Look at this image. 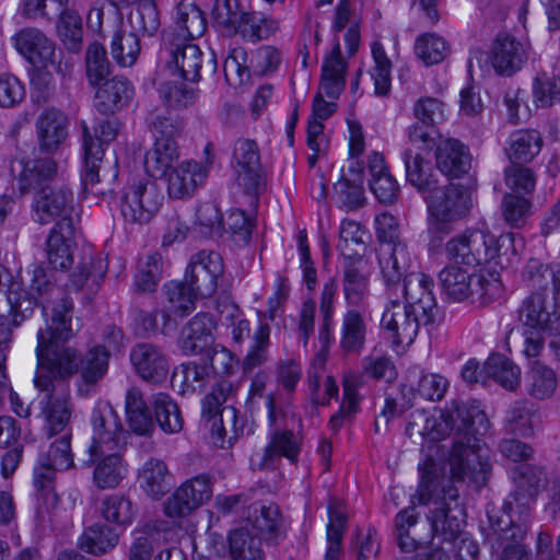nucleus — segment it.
Masks as SVG:
<instances>
[{
  "label": "nucleus",
  "mask_w": 560,
  "mask_h": 560,
  "mask_svg": "<svg viewBox=\"0 0 560 560\" xmlns=\"http://www.w3.org/2000/svg\"><path fill=\"white\" fill-rule=\"evenodd\" d=\"M208 175V167L194 161L176 165L167 176V191L171 198L190 197Z\"/></svg>",
  "instance_id": "obj_27"
},
{
  "label": "nucleus",
  "mask_w": 560,
  "mask_h": 560,
  "mask_svg": "<svg viewBox=\"0 0 560 560\" xmlns=\"http://www.w3.org/2000/svg\"><path fill=\"white\" fill-rule=\"evenodd\" d=\"M160 26L155 0H138V7L128 16L127 27L136 34L153 35Z\"/></svg>",
  "instance_id": "obj_61"
},
{
  "label": "nucleus",
  "mask_w": 560,
  "mask_h": 560,
  "mask_svg": "<svg viewBox=\"0 0 560 560\" xmlns=\"http://www.w3.org/2000/svg\"><path fill=\"white\" fill-rule=\"evenodd\" d=\"M93 436L89 447L90 458L88 466L94 464L106 452L117 448L125 438V431L118 423L117 415L112 408L95 409L92 415Z\"/></svg>",
  "instance_id": "obj_16"
},
{
  "label": "nucleus",
  "mask_w": 560,
  "mask_h": 560,
  "mask_svg": "<svg viewBox=\"0 0 560 560\" xmlns=\"http://www.w3.org/2000/svg\"><path fill=\"white\" fill-rule=\"evenodd\" d=\"M164 195L156 183L139 179L125 187L120 198V213L128 223H148L161 209Z\"/></svg>",
  "instance_id": "obj_8"
},
{
  "label": "nucleus",
  "mask_w": 560,
  "mask_h": 560,
  "mask_svg": "<svg viewBox=\"0 0 560 560\" xmlns=\"http://www.w3.org/2000/svg\"><path fill=\"white\" fill-rule=\"evenodd\" d=\"M82 148H83V184L85 188H93L98 182V168L104 156V144L113 141L118 133L116 119H104L100 121L93 136L85 121L81 122Z\"/></svg>",
  "instance_id": "obj_14"
},
{
  "label": "nucleus",
  "mask_w": 560,
  "mask_h": 560,
  "mask_svg": "<svg viewBox=\"0 0 560 560\" xmlns=\"http://www.w3.org/2000/svg\"><path fill=\"white\" fill-rule=\"evenodd\" d=\"M474 279L475 273L453 265L446 266L439 273L443 294L448 301L456 303L466 301L471 303Z\"/></svg>",
  "instance_id": "obj_33"
},
{
  "label": "nucleus",
  "mask_w": 560,
  "mask_h": 560,
  "mask_svg": "<svg viewBox=\"0 0 560 560\" xmlns=\"http://www.w3.org/2000/svg\"><path fill=\"white\" fill-rule=\"evenodd\" d=\"M232 386L229 382H219L212 390L202 399V418L211 423L212 442L215 446L225 448L231 446L236 435L225 439V428L222 423V405L226 401L228 394Z\"/></svg>",
  "instance_id": "obj_25"
},
{
  "label": "nucleus",
  "mask_w": 560,
  "mask_h": 560,
  "mask_svg": "<svg viewBox=\"0 0 560 560\" xmlns=\"http://www.w3.org/2000/svg\"><path fill=\"white\" fill-rule=\"evenodd\" d=\"M489 420L478 405L453 402L452 407L440 411L435 417L424 409H417L409 416L406 433L409 438H420L438 442L452 439L450 453L451 478L446 480L483 486L491 468L487 458H482L479 435L489 429Z\"/></svg>",
  "instance_id": "obj_1"
},
{
  "label": "nucleus",
  "mask_w": 560,
  "mask_h": 560,
  "mask_svg": "<svg viewBox=\"0 0 560 560\" xmlns=\"http://www.w3.org/2000/svg\"><path fill=\"white\" fill-rule=\"evenodd\" d=\"M514 490L510 493L501 510L491 511L502 515L515 509L522 515L536 502L538 494L542 489L547 491L549 481L547 471L541 466L523 465L513 471Z\"/></svg>",
  "instance_id": "obj_9"
},
{
  "label": "nucleus",
  "mask_w": 560,
  "mask_h": 560,
  "mask_svg": "<svg viewBox=\"0 0 560 560\" xmlns=\"http://www.w3.org/2000/svg\"><path fill=\"white\" fill-rule=\"evenodd\" d=\"M362 261L348 260L343 264L342 291L349 305L359 306L369 292V278L359 265Z\"/></svg>",
  "instance_id": "obj_49"
},
{
  "label": "nucleus",
  "mask_w": 560,
  "mask_h": 560,
  "mask_svg": "<svg viewBox=\"0 0 560 560\" xmlns=\"http://www.w3.org/2000/svg\"><path fill=\"white\" fill-rule=\"evenodd\" d=\"M176 24L179 33H173L180 38L189 40L203 35L207 30V20L203 12L192 2L183 0L176 7Z\"/></svg>",
  "instance_id": "obj_45"
},
{
  "label": "nucleus",
  "mask_w": 560,
  "mask_h": 560,
  "mask_svg": "<svg viewBox=\"0 0 560 560\" xmlns=\"http://www.w3.org/2000/svg\"><path fill=\"white\" fill-rule=\"evenodd\" d=\"M542 139L537 130H517L510 137L506 153L512 162H529L541 149Z\"/></svg>",
  "instance_id": "obj_51"
},
{
  "label": "nucleus",
  "mask_w": 560,
  "mask_h": 560,
  "mask_svg": "<svg viewBox=\"0 0 560 560\" xmlns=\"http://www.w3.org/2000/svg\"><path fill=\"white\" fill-rule=\"evenodd\" d=\"M278 28V22L260 12L246 11L243 13L237 34L250 42L268 38Z\"/></svg>",
  "instance_id": "obj_59"
},
{
  "label": "nucleus",
  "mask_w": 560,
  "mask_h": 560,
  "mask_svg": "<svg viewBox=\"0 0 560 560\" xmlns=\"http://www.w3.org/2000/svg\"><path fill=\"white\" fill-rule=\"evenodd\" d=\"M248 522L267 539L277 538L283 527V517L276 503H254L250 506Z\"/></svg>",
  "instance_id": "obj_44"
},
{
  "label": "nucleus",
  "mask_w": 560,
  "mask_h": 560,
  "mask_svg": "<svg viewBox=\"0 0 560 560\" xmlns=\"http://www.w3.org/2000/svg\"><path fill=\"white\" fill-rule=\"evenodd\" d=\"M179 159L178 147L174 139L160 138L145 153L144 167L151 177L166 176Z\"/></svg>",
  "instance_id": "obj_35"
},
{
  "label": "nucleus",
  "mask_w": 560,
  "mask_h": 560,
  "mask_svg": "<svg viewBox=\"0 0 560 560\" xmlns=\"http://www.w3.org/2000/svg\"><path fill=\"white\" fill-rule=\"evenodd\" d=\"M222 273L223 262L220 254L201 250L191 257L185 281L199 293V296L208 298L215 293L218 279Z\"/></svg>",
  "instance_id": "obj_17"
},
{
  "label": "nucleus",
  "mask_w": 560,
  "mask_h": 560,
  "mask_svg": "<svg viewBox=\"0 0 560 560\" xmlns=\"http://www.w3.org/2000/svg\"><path fill=\"white\" fill-rule=\"evenodd\" d=\"M77 225L55 224L46 242L48 261L54 269L66 270L73 264Z\"/></svg>",
  "instance_id": "obj_29"
},
{
  "label": "nucleus",
  "mask_w": 560,
  "mask_h": 560,
  "mask_svg": "<svg viewBox=\"0 0 560 560\" xmlns=\"http://www.w3.org/2000/svg\"><path fill=\"white\" fill-rule=\"evenodd\" d=\"M489 527L486 532V541L492 552L502 549L500 560H529L528 552L522 544L525 529L514 523L508 513L498 515L488 511Z\"/></svg>",
  "instance_id": "obj_12"
},
{
  "label": "nucleus",
  "mask_w": 560,
  "mask_h": 560,
  "mask_svg": "<svg viewBox=\"0 0 560 560\" xmlns=\"http://www.w3.org/2000/svg\"><path fill=\"white\" fill-rule=\"evenodd\" d=\"M100 512L106 522L124 527L130 525L137 516L131 500L119 493L106 495L101 502Z\"/></svg>",
  "instance_id": "obj_52"
},
{
  "label": "nucleus",
  "mask_w": 560,
  "mask_h": 560,
  "mask_svg": "<svg viewBox=\"0 0 560 560\" xmlns=\"http://www.w3.org/2000/svg\"><path fill=\"white\" fill-rule=\"evenodd\" d=\"M110 54L120 67H131L137 61L140 51V36L120 23L110 39Z\"/></svg>",
  "instance_id": "obj_42"
},
{
  "label": "nucleus",
  "mask_w": 560,
  "mask_h": 560,
  "mask_svg": "<svg viewBox=\"0 0 560 560\" xmlns=\"http://www.w3.org/2000/svg\"><path fill=\"white\" fill-rule=\"evenodd\" d=\"M125 407L128 424L136 434L147 435L153 431V417L139 388L127 392Z\"/></svg>",
  "instance_id": "obj_43"
},
{
  "label": "nucleus",
  "mask_w": 560,
  "mask_h": 560,
  "mask_svg": "<svg viewBox=\"0 0 560 560\" xmlns=\"http://www.w3.org/2000/svg\"><path fill=\"white\" fill-rule=\"evenodd\" d=\"M369 238V232L359 222L343 220L340 225L337 247L343 256L345 262L348 260L362 261Z\"/></svg>",
  "instance_id": "obj_39"
},
{
  "label": "nucleus",
  "mask_w": 560,
  "mask_h": 560,
  "mask_svg": "<svg viewBox=\"0 0 560 560\" xmlns=\"http://www.w3.org/2000/svg\"><path fill=\"white\" fill-rule=\"evenodd\" d=\"M406 180L420 194L425 196L435 189L441 176L432 168L430 161L424 160L420 151L408 148L402 152Z\"/></svg>",
  "instance_id": "obj_31"
},
{
  "label": "nucleus",
  "mask_w": 560,
  "mask_h": 560,
  "mask_svg": "<svg viewBox=\"0 0 560 560\" xmlns=\"http://www.w3.org/2000/svg\"><path fill=\"white\" fill-rule=\"evenodd\" d=\"M517 242L522 245V238L513 233L495 237L489 232L474 230L446 243L450 259L471 267L490 265L491 270L475 275L471 303L487 306L502 298L504 285L497 268L504 269L518 262Z\"/></svg>",
  "instance_id": "obj_2"
},
{
  "label": "nucleus",
  "mask_w": 560,
  "mask_h": 560,
  "mask_svg": "<svg viewBox=\"0 0 560 560\" xmlns=\"http://www.w3.org/2000/svg\"><path fill=\"white\" fill-rule=\"evenodd\" d=\"M96 464L93 472L94 485L101 489H114L125 478L127 468L118 452L112 451Z\"/></svg>",
  "instance_id": "obj_46"
},
{
  "label": "nucleus",
  "mask_w": 560,
  "mask_h": 560,
  "mask_svg": "<svg viewBox=\"0 0 560 560\" xmlns=\"http://www.w3.org/2000/svg\"><path fill=\"white\" fill-rule=\"evenodd\" d=\"M109 350L105 346H95L84 355L80 353L79 371L81 383L78 390L88 396L95 390L98 382L104 378L108 370Z\"/></svg>",
  "instance_id": "obj_28"
},
{
  "label": "nucleus",
  "mask_w": 560,
  "mask_h": 560,
  "mask_svg": "<svg viewBox=\"0 0 560 560\" xmlns=\"http://www.w3.org/2000/svg\"><path fill=\"white\" fill-rule=\"evenodd\" d=\"M366 325L357 310H349L342 317L340 348L346 353H359L364 346Z\"/></svg>",
  "instance_id": "obj_50"
},
{
  "label": "nucleus",
  "mask_w": 560,
  "mask_h": 560,
  "mask_svg": "<svg viewBox=\"0 0 560 560\" xmlns=\"http://www.w3.org/2000/svg\"><path fill=\"white\" fill-rule=\"evenodd\" d=\"M165 51L168 56L167 67L186 81L198 82L203 74L211 75L217 71L214 52L205 55L198 45L187 38L168 34Z\"/></svg>",
  "instance_id": "obj_6"
},
{
  "label": "nucleus",
  "mask_w": 560,
  "mask_h": 560,
  "mask_svg": "<svg viewBox=\"0 0 560 560\" xmlns=\"http://www.w3.org/2000/svg\"><path fill=\"white\" fill-rule=\"evenodd\" d=\"M165 294L170 303L168 311L184 317L195 308V300L199 295L186 281H173L165 285Z\"/></svg>",
  "instance_id": "obj_63"
},
{
  "label": "nucleus",
  "mask_w": 560,
  "mask_h": 560,
  "mask_svg": "<svg viewBox=\"0 0 560 560\" xmlns=\"http://www.w3.org/2000/svg\"><path fill=\"white\" fill-rule=\"evenodd\" d=\"M232 164L237 184L245 194L257 199L266 186L260 150L255 140L238 138L233 147Z\"/></svg>",
  "instance_id": "obj_11"
},
{
  "label": "nucleus",
  "mask_w": 560,
  "mask_h": 560,
  "mask_svg": "<svg viewBox=\"0 0 560 560\" xmlns=\"http://www.w3.org/2000/svg\"><path fill=\"white\" fill-rule=\"evenodd\" d=\"M32 294L40 299V306L43 308L46 320H50L52 314V307L60 304L61 301H67L72 305V302L63 296L61 289L47 277V273L43 267H36L33 271V278L31 283Z\"/></svg>",
  "instance_id": "obj_48"
},
{
  "label": "nucleus",
  "mask_w": 560,
  "mask_h": 560,
  "mask_svg": "<svg viewBox=\"0 0 560 560\" xmlns=\"http://www.w3.org/2000/svg\"><path fill=\"white\" fill-rule=\"evenodd\" d=\"M557 386L558 377L552 368L540 360L530 362L526 372V392L530 397L538 400L549 399L555 395Z\"/></svg>",
  "instance_id": "obj_37"
},
{
  "label": "nucleus",
  "mask_w": 560,
  "mask_h": 560,
  "mask_svg": "<svg viewBox=\"0 0 560 560\" xmlns=\"http://www.w3.org/2000/svg\"><path fill=\"white\" fill-rule=\"evenodd\" d=\"M151 404L155 420L165 433H177L183 429V418L176 402L165 393L152 395Z\"/></svg>",
  "instance_id": "obj_56"
},
{
  "label": "nucleus",
  "mask_w": 560,
  "mask_h": 560,
  "mask_svg": "<svg viewBox=\"0 0 560 560\" xmlns=\"http://www.w3.org/2000/svg\"><path fill=\"white\" fill-rule=\"evenodd\" d=\"M299 454L298 440L292 431L275 432L270 443L265 450L261 466L269 467L275 458L279 456L287 457L290 462L295 463Z\"/></svg>",
  "instance_id": "obj_62"
},
{
  "label": "nucleus",
  "mask_w": 560,
  "mask_h": 560,
  "mask_svg": "<svg viewBox=\"0 0 560 560\" xmlns=\"http://www.w3.org/2000/svg\"><path fill=\"white\" fill-rule=\"evenodd\" d=\"M386 299L381 327L388 334V338L392 339L394 345H411L419 332L420 326L432 323L429 319H423L420 312H416L401 302L398 295H386Z\"/></svg>",
  "instance_id": "obj_10"
},
{
  "label": "nucleus",
  "mask_w": 560,
  "mask_h": 560,
  "mask_svg": "<svg viewBox=\"0 0 560 560\" xmlns=\"http://www.w3.org/2000/svg\"><path fill=\"white\" fill-rule=\"evenodd\" d=\"M139 478L143 491L154 500L161 499L172 487V476L167 466L158 458H150L144 463Z\"/></svg>",
  "instance_id": "obj_40"
},
{
  "label": "nucleus",
  "mask_w": 560,
  "mask_h": 560,
  "mask_svg": "<svg viewBox=\"0 0 560 560\" xmlns=\"http://www.w3.org/2000/svg\"><path fill=\"white\" fill-rule=\"evenodd\" d=\"M35 125L40 152H56L68 137L69 120L59 109H46L38 116Z\"/></svg>",
  "instance_id": "obj_26"
},
{
  "label": "nucleus",
  "mask_w": 560,
  "mask_h": 560,
  "mask_svg": "<svg viewBox=\"0 0 560 560\" xmlns=\"http://www.w3.org/2000/svg\"><path fill=\"white\" fill-rule=\"evenodd\" d=\"M119 542V535L109 526L95 523L86 527L77 541L82 551L100 557L112 551Z\"/></svg>",
  "instance_id": "obj_36"
},
{
  "label": "nucleus",
  "mask_w": 560,
  "mask_h": 560,
  "mask_svg": "<svg viewBox=\"0 0 560 560\" xmlns=\"http://www.w3.org/2000/svg\"><path fill=\"white\" fill-rule=\"evenodd\" d=\"M424 200L428 207L430 244L439 246L454 230V223L466 218L472 207L470 195L459 185H436Z\"/></svg>",
  "instance_id": "obj_5"
},
{
  "label": "nucleus",
  "mask_w": 560,
  "mask_h": 560,
  "mask_svg": "<svg viewBox=\"0 0 560 560\" xmlns=\"http://www.w3.org/2000/svg\"><path fill=\"white\" fill-rule=\"evenodd\" d=\"M347 62L341 56L340 44L336 40L331 54L322 69L320 89L330 98H337L345 89Z\"/></svg>",
  "instance_id": "obj_38"
},
{
  "label": "nucleus",
  "mask_w": 560,
  "mask_h": 560,
  "mask_svg": "<svg viewBox=\"0 0 560 560\" xmlns=\"http://www.w3.org/2000/svg\"><path fill=\"white\" fill-rule=\"evenodd\" d=\"M329 523L327 525L328 547L325 560H339L341 541L347 526V514L341 503L331 502L328 506Z\"/></svg>",
  "instance_id": "obj_57"
},
{
  "label": "nucleus",
  "mask_w": 560,
  "mask_h": 560,
  "mask_svg": "<svg viewBox=\"0 0 560 560\" xmlns=\"http://www.w3.org/2000/svg\"><path fill=\"white\" fill-rule=\"evenodd\" d=\"M13 43L16 50L34 67L55 66V45L38 28H22L13 36Z\"/></svg>",
  "instance_id": "obj_23"
},
{
  "label": "nucleus",
  "mask_w": 560,
  "mask_h": 560,
  "mask_svg": "<svg viewBox=\"0 0 560 560\" xmlns=\"http://www.w3.org/2000/svg\"><path fill=\"white\" fill-rule=\"evenodd\" d=\"M535 409L532 402L526 400L516 401L506 412L504 430L506 433L529 438L534 434Z\"/></svg>",
  "instance_id": "obj_55"
},
{
  "label": "nucleus",
  "mask_w": 560,
  "mask_h": 560,
  "mask_svg": "<svg viewBox=\"0 0 560 560\" xmlns=\"http://www.w3.org/2000/svg\"><path fill=\"white\" fill-rule=\"evenodd\" d=\"M322 323L318 330V341L320 343V349L316 353L311 369L308 371V386H311L314 390L318 389L319 380L323 376L324 368L326 365L327 355L329 352V347L331 341L334 340L331 328H332V315L334 314H320Z\"/></svg>",
  "instance_id": "obj_54"
},
{
  "label": "nucleus",
  "mask_w": 560,
  "mask_h": 560,
  "mask_svg": "<svg viewBox=\"0 0 560 560\" xmlns=\"http://www.w3.org/2000/svg\"><path fill=\"white\" fill-rule=\"evenodd\" d=\"M215 327L213 317L207 313H199L183 328L179 338V348L186 355L203 352L212 343V330Z\"/></svg>",
  "instance_id": "obj_30"
},
{
  "label": "nucleus",
  "mask_w": 560,
  "mask_h": 560,
  "mask_svg": "<svg viewBox=\"0 0 560 560\" xmlns=\"http://www.w3.org/2000/svg\"><path fill=\"white\" fill-rule=\"evenodd\" d=\"M433 279L424 273H410L396 292L402 302L416 312H420L423 319L434 322L438 305L433 295Z\"/></svg>",
  "instance_id": "obj_20"
},
{
  "label": "nucleus",
  "mask_w": 560,
  "mask_h": 560,
  "mask_svg": "<svg viewBox=\"0 0 560 560\" xmlns=\"http://www.w3.org/2000/svg\"><path fill=\"white\" fill-rule=\"evenodd\" d=\"M72 308L66 300L61 301L52 307L46 328L37 332L34 385L40 392H55V381H68L79 371L80 351L65 346L74 336Z\"/></svg>",
  "instance_id": "obj_4"
},
{
  "label": "nucleus",
  "mask_w": 560,
  "mask_h": 560,
  "mask_svg": "<svg viewBox=\"0 0 560 560\" xmlns=\"http://www.w3.org/2000/svg\"><path fill=\"white\" fill-rule=\"evenodd\" d=\"M415 52L427 66H432L446 58L450 46L441 36L427 33L416 39Z\"/></svg>",
  "instance_id": "obj_64"
},
{
  "label": "nucleus",
  "mask_w": 560,
  "mask_h": 560,
  "mask_svg": "<svg viewBox=\"0 0 560 560\" xmlns=\"http://www.w3.org/2000/svg\"><path fill=\"white\" fill-rule=\"evenodd\" d=\"M229 549L233 560H264L265 552L260 537L248 528L232 530L229 535Z\"/></svg>",
  "instance_id": "obj_47"
},
{
  "label": "nucleus",
  "mask_w": 560,
  "mask_h": 560,
  "mask_svg": "<svg viewBox=\"0 0 560 560\" xmlns=\"http://www.w3.org/2000/svg\"><path fill=\"white\" fill-rule=\"evenodd\" d=\"M95 93V108L102 114L115 113L126 106L132 97V86L122 77L104 80Z\"/></svg>",
  "instance_id": "obj_34"
},
{
  "label": "nucleus",
  "mask_w": 560,
  "mask_h": 560,
  "mask_svg": "<svg viewBox=\"0 0 560 560\" xmlns=\"http://www.w3.org/2000/svg\"><path fill=\"white\" fill-rule=\"evenodd\" d=\"M281 61V52L272 46H261L249 56L244 48H235L224 60V73H236L243 79V75L253 72L256 75H265L275 71Z\"/></svg>",
  "instance_id": "obj_15"
},
{
  "label": "nucleus",
  "mask_w": 560,
  "mask_h": 560,
  "mask_svg": "<svg viewBox=\"0 0 560 560\" xmlns=\"http://www.w3.org/2000/svg\"><path fill=\"white\" fill-rule=\"evenodd\" d=\"M130 361L137 374L148 383L160 384L168 375L165 354L152 343H137L130 351Z\"/></svg>",
  "instance_id": "obj_24"
},
{
  "label": "nucleus",
  "mask_w": 560,
  "mask_h": 560,
  "mask_svg": "<svg viewBox=\"0 0 560 560\" xmlns=\"http://www.w3.org/2000/svg\"><path fill=\"white\" fill-rule=\"evenodd\" d=\"M522 328L539 329L546 334L560 324L556 306L545 292H532L525 296L517 311Z\"/></svg>",
  "instance_id": "obj_21"
},
{
  "label": "nucleus",
  "mask_w": 560,
  "mask_h": 560,
  "mask_svg": "<svg viewBox=\"0 0 560 560\" xmlns=\"http://www.w3.org/2000/svg\"><path fill=\"white\" fill-rule=\"evenodd\" d=\"M245 10L235 0H215L211 16L214 26L226 36L237 35Z\"/></svg>",
  "instance_id": "obj_58"
},
{
  "label": "nucleus",
  "mask_w": 560,
  "mask_h": 560,
  "mask_svg": "<svg viewBox=\"0 0 560 560\" xmlns=\"http://www.w3.org/2000/svg\"><path fill=\"white\" fill-rule=\"evenodd\" d=\"M58 166L54 159L42 158L30 161L14 160L11 163V174L15 186L25 195L32 190L39 191L47 186L57 175Z\"/></svg>",
  "instance_id": "obj_18"
},
{
  "label": "nucleus",
  "mask_w": 560,
  "mask_h": 560,
  "mask_svg": "<svg viewBox=\"0 0 560 560\" xmlns=\"http://www.w3.org/2000/svg\"><path fill=\"white\" fill-rule=\"evenodd\" d=\"M485 373L509 390H514L521 382V370L503 354H491L483 365Z\"/></svg>",
  "instance_id": "obj_53"
},
{
  "label": "nucleus",
  "mask_w": 560,
  "mask_h": 560,
  "mask_svg": "<svg viewBox=\"0 0 560 560\" xmlns=\"http://www.w3.org/2000/svg\"><path fill=\"white\" fill-rule=\"evenodd\" d=\"M164 261L160 253L154 252L141 258L135 276L136 289L140 292H153L163 272Z\"/></svg>",
  "instance_id": "obj_60"
},
{
  "label": "nucleus",
  "mask_w": 560,
  "mask_h": 560,
  "mask_svg": "<svg viewBox=\"0 0 560 560\" xmlns=\"http://www.w3.org/2000/svg\"><path fill=\"white\" fill-rule=\"evenodd\" d=\"M45 397L43 415L47 423L49 435L58 434L63 431L71 416L70 397L68 390L60 394L55 392H44Z\"/></svg>",
  "instance_id": "obj_41"
},
{
  "label": "nucleus",
  "mask_w": 560,
  "mask_h": 560,
  "mask_svg": "<svg viewBox=\"0 0 560 560\" xmlns=\"http://www.w3.org/2000/svg\"><path fill=\"white\" fill-rule=\"evenodd\" d=\"M421 480L415 498L419 504H433L428 520L433 537L442 541L456 542V555L460 560H478L479 545L476 540L463 534L465 509L460 502L459 491L439 475V469L432 456H428L419 466Z\"/></svg>",
  "instance_id": "obj_3"
},
{
  "label": "nucleus",
  "mask_w": 560,
  "mask_h": 560,
  "mask_svg": "<svg viewBox=\"0 0 560 560\" xmlns=\"http://www.w3.org/2000/svg\"><path fill=\"white\" fill-rule=\"evenodd\" d=\"M34 219L40 224L56 221L74 226L78 214L74 211L72 191L65 185H51L36 192L33 202Z\"/></svg>",
  "instance_id": "obj_13"
},
{
  "label": "nucleus",
  "mask_w": 560,
  "mask_h": 560,
  "mask_svg": "<svg viewBox=\"0 0 560 560\" xmlns=\"http://www.w3.org/2000/svg\"><path fill=\"white\" fill-rule=\"evenodd\" d=\"M70 441L71 435L69 433H65L55 440L50 445L47 458L42 459L34 471L36 499L39 506L47 511L58 503V495L54 489L55 471L66 470L74 465Z\"/></svg>",
  "instance_id": "obj_7"
},
{
  "label": "nucleus",
  "mask_w": 560,
  "mask_h": 560,
  "mask_svg": "<svg viewBox=\"0 0 560 560\" xmlns=\"http://www.w3.org/2000/svg\"><path fill=\"white\" fill-rule=\"evenodd\" d=\"M435 161L440 172L447 177L458 178L470 168L467 150L455 139H446L438 144Z\"/></svg>",
  "instance_id": "obj_32"
},
{
  "label": "nucleus",
  "mask_w": 560,
  "mask_h": 560,
  "mask_svg": "<svg viewBox=\"0 0 560 560\" xmlns=\"http://www.w3.org/2000/svg\"><path fill=\"white\" fill-rule=\"evenodd\" d=\"M410 262L411 257L406 243L380 245L378 266L385 284L386 295L398 292L405 279L409 277L407 271Z\"/></svg>",
  "instance_id": "obj_19"
},
{
  "label": "nucleus",
  "mask_w": 560,
  "mask_h": 560,
  "mask_svg": "<svg viewBox=\"0 0 560 560\" xmlns=\"http://www.w3.org/2000/svg\"><path fill=\"white\" fill-rule=\"evenodd\" d=\"M527 59L525 45L514 36L501 33L493 40L490 60L498 74L512 77L523 68Z\"/></svg>",
  "instance_id": "obj_22"
}]
</instances>
